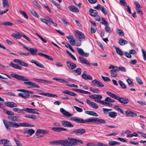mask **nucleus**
<instances>
[{
	"label": "nucleus",
	"mask_w": 146,
	"mask_h": 146,
	"mask_svg": "<svg viewBox=\"0 0 146 146\" xmlns=\"http://www.w3.org/2000/svg\"><path fill=\"white\" fill-rule=\"evenodd\" d=\"M69 141L66 140H59L52 141L50 143L53 145H61L62 146H75L78 144H83L82 141L74 138L68 137Z\"/></svg>",
	"instance_id": "f257e3e1"
},
{
	"label": "nucleus",
	"mask_w": 146,
	"mask_h": 146,
	"mask_svg": "<svg viewBox=\"0 0 146 146\" xmlns=\"http://www.w3.org/2000/svg\"><path fill=\"white\" fill-rule=\"evenodd\" d=\"M3 121L6 128L8 131L10 130L9 127L17 128L19 127H31L34 126L33 125L27 123L23 122L17 123L13 121H8L5 119L3 120Z\"/></svg>",
	"instance_id": "f03ea898"
},
{
	"label": "nucleus",
	"mask_w": 146,
	"mask_h": 146,
	"mask_svg": "<svg viewBox=\"0 0 146 146\" xmlns=\"http://www.w3.org/2000/svg\"><path fill=\"white\" fill-rule=\"evenodd\" d=\"M87 120V121L89 122V123H97L104 124L106 123V121L104 119L96 117H92L88 118V120Z\"/></svg>",
	"instance_id": "7ed1b4c3"
},
{
	"label": "nucleus",
	"mask_w": 146,
	"mask_h": 146,
	"mask_svg": "<svg viewBox=\"0 0 146 146\" xmlns=\"http://www.w3.org/2000/svg\"><path fill=\"white\" fill-rule=\"evenodd\" d=\"M11 76L12 77L21 81H29V80L28 79L25 78L23 76L18 75L13 73H12V74H11Z\"/></svg>",
	"instance_id": "20e7f679"
},
{
	"label": "nucleus",
	"mask_w": 146,
	"mask_h": 146,
	"mask_svg": "<svg viewBox=\"0 0 146 146\" xmlns=\"http://www.w3.org/2000/svg\"><path fill=\"white\" fill-rule=\"evenodd\" d=\"M70 119L71 120L76 122L77 123H85L86 122L89 123V122L87 121V120H88V119L84 120L82 118H80L76 116L72 117L70 118Z\"/></svg>",
	"instance_id": "39448f33"
},
{
	"label": "nucleus",
	"mask_w": 146,
	"mask_h": 146,
	"mask_svg": "<svg viewBox=\"0 0 146 146\" xmlns=\"http://www.w3.org/2000/svg\"><path fill=\"white\" fill-rule=\"evenodd\" d=\"M86 132L85 129L84 128L76 129L71 132L72 134H75L77 135H81Z\"/></svg>",
	"instance_id": "423d86ee"
},
{
	"label": "nucleus",
	"mask_w": 146,
	"mask_h": 146,
	"mask_svg": "<svg viewBox=\"0 0 146 146\" xmlns=\"http://www.w3.org/2000/svg\"><path fill=\"white\" fill-rule=\"evenodd\" d=\"M89 97L95 100V101L98 103H100L101 99L102 98V96L100 95L94 94L89 96Z\"/></svg>",
	"instance_id": "0eeeda50"
},
{
	"label": "nucleus",
	"mask_w": 146,
	"mask_h": 146,
	"mask_svg": "<svg viewBox=\"0 0 146 146\" xmlns=\"http://www.w3.org/2000/svg\"><path fill=\"white\" fill-rule=\"evenodd\" d=\"M116 100H118L119 102L124 104H127L129 102V100L128 98H126L120 97L118 96Z\"/></svg>",
	"instance_id": "6e6552de"
},
{
	"label": "nucleus",
	"mask_w": 146,
	"mask_h": 146,
	"mask_svg": "<svg viewBox=\"0 0 146 146\" xmlns=\"http://www.w3.org/2000/svg\"><path fill=\"white\" fill-rule=\"evenodd\" d=\"M78 58L81 64H85L87 66H90V64L85 58L82 56H80Z\"/></svg>",
	"instance_id": "1a4fd4ad"
},
{
	"label": "nucleus",
	"mask_w": 146,
	"mask_h": 146,
	"mask_svg": "<svg viewBox=\"0 0 146 146\" xmlns=\"http://www.w3.org/2000/svg\"><path fill=\"white\" fill-rule=\"evenodd\" d=\"M50 131L48 130L42 129H38L35 133L36 136H39L40 134H48L49 133Z\"/></svg>",
	"instance_id": "9d476101"
},
{
	"label": "nucleus",
	"mask_w": 146,
	"mask_h": 146,
	"mask_svg": "<svg viewBox=\"0 0 146 146\" xmlns=\"http://www.w3.org/2000/svg\"><path fill=\"white\" fill-rule=\"evenodd\" d=\"M77 36L76 37L80 42L81 41L84 40H85V36L82 33L78 31L77 32Z\"/></svg>",
	"instance_id": "9b49d317"
},
{
	"label": "nucleus",
	"mask_w": 146,
	"mask_h": 146,
	"mask_svg": "<svg viewBox=\"0 0 146 146\" xmlns=\"http://www.w3.org/2000/svg\"><path fill=\"white\" fill-rule=\"evenodd\" d=\"M13 61L17 63L20 65L23 66L27 67L29 66L28 64L27 63L19 59H15L13 60Z\"/></svg>",
	"instance_id": "f8f14e48"
},
{
	"label": "nucleus",
	"mask_w": 146,
	"mask_h": 146,
	"mask_svg": "<svg viewBox=\"0 0 146 146\" xmlns=\"http://www.w3.org/2000/svg\"><path fill=\"white\" fill-rule=\"evenodd\" d=\"M66 64L68 68L71 70H73L76 67V65L75 64L70 61L67 62Z\"/></svg>",
	"instance_id": "ddd939ff"
},
{
	"label": "nucleus",
	"mask_w": 146,
	"mask_h": 146,
	"mask_svg": "<svg viewBox=\"0 0 146 146\" xmlns=\"http://www.w3.org/2000/svg\"><path fill=\"white\" fill-rule=\"evenodd\" d=\"M24 84L25 85L30 86H31L28 87L29 88H39V86L38 85L31 82H24Z\"/></svg>",
	"instance_id": "4468645a"
},
{
	"label": "nucleus",
	"mask_w": 146,
	"mask_h": 146,
	"mask_svg": "<svg viewBox=\"0 0 146 146\" xmlns=\"http://www.w3.org/2000/svg\"><path fill=\"white\" fill-rule=\"evenodd\" d=\"M61 124L64 127H73L74 125L70 121L66 120H63L61 122Z\"/></svg>",
	"instance_id": "2eb2a0df"
},
{
	"label": "nucleus",
	"mask_w": 146,
	"mask_h": 146,
	"mask_svg": "<svg viewBox=\"0 0 146 146\" xmlns=\"http://www.w3.org/2000/svg\"><path fill=\"white\" fill-rule=\"evenodd\" d=\"M86 102L87 104L92 107L95 109H97L98 108V106L97 104L93 102L90 100L87 99L86 100Z\"/></svg>",
	"instance_id": "dca6fc26"
},
{
	"label": "nucleus",
	"mask_w": 146,
	"mask_h": 146,
	"mask_svg": "<svg viewBox=\"0 0 146 146\" xmlns=\"http://www.w3.org/2000/svg\"><path fill=\"white\" fill-rule=\"evenodd\" d=\"M36 111H39V110L36 109H31L27 108H26L25 111L30 113L36 114L39 115V113L37 112Z\"/></svg>",
	"instance_id": "f3484780"
},
{
	"label": "nucleus",
	"mask_w": 146,
	"mask_h": 146,
	"mask_svg": "<svg viewBox=\"0 0 146 146\" xmlns=\"http://www.w3.org/2000/svg\"><path fill=\"white\" fill-rule=\"evenodd\" d=\"M66 37L72 45H75V40L74 37L73 36L69 35L66 36Z\"/></svg>",
	"instance_id": "a211bd4d"
},
{
	"label": "nucleus",
	"mask_w": 146,
	"mask_h": 146,
	"mask_svg": "<svg viewBox=\"0 0 146 146\" xmlns=\"http://www.w3.org/2000/svg\"><path fill=\"white\" fill-rule=\"evenodd\" d=\"M82 77L83 79L86 80H92V76L86 74V71L84 72V73L82 75Z\"/></svg>",
	"instance_id": "6ab92c4d"
},
{
	"label": "nucleus",
	"mask_w": 146,
	"mask_h": 146,
	"mask_svg": "<svg viewBox=\"0 0 146 146\" xmlns=\"http://www.w3.org/2000/svg\"><path fill=\"white\" fill-rule=\"evenodd\" d=\"M52 131L57 132H60L63 131H67V129H66L62 127H53L52 128Z\"/></svg>",
	"instance_id": "aec40b11"
},
{
	"label": "nucleus",
	"mask_w": 146,
	"mask_h": 146,
	"mask_svg": "<svg viewBox=\"0 0 146 146\" xmlns=\"http://www.w3.org/2000/svg\"><path fill=\"white\" fill-rule=\"evenodd\" d=\"M92 82L93 84L98 87H103L104 86L102 82L96 79H95L92 80Z\"/></svg>",
	"instance_id": "412c9836"
},
{
	"label": "nucleus",
	"mask_w": 146,
	"mask_h": 146,
	"mask_svg": "<svg viewBox=\"0 0 146 146\" xmlns=\"http://www.w3.org/2000/svg\"><path fill=\"white\" fill-rule=\"evenodd\" d=\"M125 114L127 116L136 117L137 116L136 113L131 111L129 110H126L125 111Z\"/></svg>",
	"instance_id": "4be33fe9"
},
{
	"label": "nucleus",
	"mask_w": 146,
	"mask_h": 146,
	"mask_svg": "<svg viewBox=\"0 0 146 146\" xmlns=\"http://www.w3.org/2000/svg\"><path fill=\"white\" fill-rule=\"evenodd\" d=\"M60 111L61 113L65 116L68 117H70L72 116V114L70 113L69 112L66 111L63 108H60Z\"/></svg>",
	"instance_id": "5701e85b"
},
{
	"label": "nucleus",
	"mask_w": 146,
	"mask_h": 146,
	"mask_svg": "<svg viewBox=\"0 0 146 146\" xmlns=\"http://www.w3.org/2000/svg\"><path fill=\"white\" fill-rule=\"evenodd\" d=\"M5 104L7 106L11 108L17 106V104L13 102H5Z\"/></svg>",
	"instance_id": "b1692460"
},
{
	"label": "nucleus",
	"mask_w": 146,
	"mask_h": 146,
	"mask_svg": "<svg viewBox=\"0 0 146 146\" xmlns=\"http://www.w3.org/2000/svg\"><path fill=\"white\" fill-rule=\"evenodd\" d=\"M2 144L5 146H12L10 141L7 139H3Z\"/></svg>",
	"instance_id": "393cba45"
},
{
	"label": "nucleus",
	"mask_w": 146,
	"mask_h": 146,
	"mask_svg": "<svg viewBox=\"0 0 146 146\" xmlns=\"http://www.w3.org/2000/svg\"><path fill=\"white\" fill-rule=\"evenodd\" d=\"M47 17H49L48 16H47L44 17V18H41L40 20L42 22L47 25L48 26L50 27V24L48 22V18H47Z\"/></svg>",
	"instance_id": "a878e982"
},
{
	"label": "nucleus",
	"mask_w": 146,
	"mask_h": 146,
	"mask_svg": "<svg viewBox=\"0 0 146 146\" xmlns=\"http://www.w3.org/2000/svg\"><path fill=\"white\" fill-rule=\"evenodd\" d=\"M118 71L117 69H113L110 70L111 76L113 77H116L117 75V72Z\"/></svg>",
	"instance_id": "bb28decb"
},
{
	"label": "nucleus",
	"mask_w": 146,
	"mask_h": 146,
	"mask_svg": "<svg viewBox=\"0 0 146 146\" xmlns=\"http://www.w3.org/2000/svg\"><path fill=\"white\" fill-rule=\"evenodd\" d=\"M62 93L65 94H67L73 96H76L77 94L75 93L70 91L69 90H66L62 92Z\"/></svg>",
	"instance_id": "cd10ccee"
},
{
	"label": "nucleus",
	"mask_w": 146,
	"mask_h": 146,
	"mask_svg": "<svg viewBox=\"0 0 146 146\" xmlns=\"http://www.w3.org/2000/svg\"><path fill=\"white\" fill-rule=\"evenodd\" d=\"M89 12L90 15L93 17L96 16L98 14V12L97 10H93L92 9H90Z\"/></svg>",
	"instance_id": "c85d7f7f"
},
{
	"label": "nucleus",
	"mask_w": 146,
	"mask_h": 146,
	"mask_svg": "<svg viewBox=\"0 0 146 146\" xmlns=\"http://www.w3.org/2000/svg\"><path fill=\"white\" fill-rule=\"evenodd\" d=\"M69 9L71 11L76 13L78 12L79 10L74 6H70L68 7Z\"/></svg>",
	"instance_id": "c756f323"
},
{
	"label": "nucleus",
	"mask_w": 146,
	"mask_h": 146,
	"mask_svg": "<svg viewBox=\"0 0 146 146\" xmlns=\"http://www.w3.org/2000/svg\"><path fill=\"white\" fill-rule=\"evenodd\" d=\"M39 94L42 95L44 96H46L48 97H58V96L56 95L55 94H52L50 93H39Z\"/></svg>",
	"instance_id": "7c9ffc66"
},
{
	"label": "nucleus",
	"mask_w": 146,
	"mask_h": 146,
	"mask_svg": "<svg viewBox=\"0 0 146 146\" xmlns=\"http://www.w3.org/2000/svg\"><path fill=\"white\" fill-rule=\"evenodd\" d=\"M38 54L46 58H47L50 60H53V59L50 56H49L45 54L42 53L41 52H38Z\"/></svg>",
	"instance_id": "2f4dec72"
},
{
	"label": "nucleus",
	"mask_w": 146,
	"mask_h": 146,
	"mask_svg": "<svg viewBox=\"0 0 146 146\" xmlns=\"http://www.w3.org/2000/svg\"><path fill=\"white\" fill-rule=\"evenodd\" d=\"M9 65L10 66L17 69L19 70H21L22 69V67L21 66L18 64H15L12 62L11 63L9 64Z\"/></svg>",
	"instance_id": "473e14b6"
},
{
	"label": "nucleus",
	"mask_w": 146,
	"mask_h": 146,
	"mask_svg": "<svg viewBox=\"0 0 146 146\" xmlns=\"http://www.w3.org/2000/svg\"><path fill=\"white\" fill-rule=\"evenodd\" d=\"M85 113L87 114L90 115L94 116L97 117L98 115L95 112L92 111H86Z\"/></svg>",
	"instance_id": "72a5a7b5"
},
{
	"label": "nucleus",
	"mask_w": 146,
	"mask_h": 146,
	"mask_svg": "<svg viewBox=\"0 0 146 146\" xmlns=\"http://www.w3.org/2000/svg\"><path fill=\"white\" fill-rule=\"evenodd\" d=\"M37 52V50L35 48H30V52L32 55H36L37 54L36 53Z\"/></svg>",
	"instance_id": "f704fd0d"
},
{
	"label": "nucleus",
	"mask_w": 146,
	"mask_h": 146,
	"mask_svg": "<svg viewBox=\"0 0 146 146\" xmlns=\"http://www.w3.org/2000/svg\"><path fill=\"white\" fill-rule=\"evenodd\" d=\"M107 94L109 96H110L116 100L118 96L116 95L115 94L109 92H106Z\"/></svg>",
	"instance_id": "c9c22d12"
},
{
	"label": "nucleus",
	"mask_w": 146,
	"mask_h": 146,
	"mask_svg": "<svg viewBox=\"0 0 146 146\" xmlns=\"http://www.w3.org/2000/svg\"><path fill=\"white\" fill-rule=\"evenodd\" d=\"M72 72L76 73V75H80L81 74L82 70L81 68H78L72 70Z\"/></svg>",
	"instance_id": "e433bc0d"
},
{
	"label": "nucleus",
	"mask_w": 146,
	"mask_h": 146,
	"mask_svg": "<svg viewBox=\"0 0 146 146\" xmlns=\"http://www.w3.org/2000/svg\"><path fill=\"white\" fill-rule=\"evenodd\" d=\"M128 43L127 41L122 38H120L119 40V43L121 45H124Z\"/></svg>",
	"instance_id": "4c0bfd02"
},
{
	"label": "nucleus",
	"mask_w": 146,
	"mask_h": 146,
	"mask_svg": "<svg viewBox=\"0 0 146 146\" xmlns=\"http://www.w3.org/2000/svg\"><path fill=\"white\" fill-rule=\"evenodd\" d=\"M100 104L102 105H104L108 107H111L113 106V105L111 104L105 102L102 100L101 101Z\"/></svg>",
	"instance_id": "58836bf2"
},
{
	"label": "nucleus",
	"mask_w": 146,
	"mask_h": 146,
	"mask_svg": "<svg viewBox=\"0 0 146 146\" xmlns=\"http://www.w3.org/2000/svg\"><path fill=\"white\" fill-rule=\"evenodd\" d=\"M28 134L26 136L27 137L31 136L35 132V131L32 129H29L28 130Z\"/></svg>",
	"instance_id": "ea45409f"
},
{
	"label": "nucleus",
	"mask_w": 146,
	"mask_h": 146,
	"mask_svg": "<svg viewBox=\"0 0 146 146\" xmlns=\"http://www.w3.org/2000/svg\"><path fill=\"white\" fill-rule=\"evenodd\" d=\"M13 25V24L12 23L9 21L0 23V25H4L5 26H11Z\"/></svg>",
	"instance_id": "a19ab883"
},
{
	"label": "nucleus",
	"mask_w": 146,
	"mask_h": 146,
	"mask_svg": "<svg viewBox=\"0 0 146 146\" xmlns=\"http://www.w3.org/2000/svg\"><path fill=\"white\" fill-rule=\"evenodd\" d=\"M120 144V142L114 141H109L108 142V144L110 145H119Z\"/></svg>",
	"instance_id": "79ce46f5"
},
{
	"label": "nucleus",
	"mask_w": 146,
	"mask_h": 146,
	"mask_svg": "<svg viewBox=\"0 0 146 146\" xmlns=\"http://www.w3.org/2000/svg\"><path fill=\"white\" fill-rule=\"evenodd\" d=\"M8 118L13 121H16L19 118V117L17 116H8Z\"/></svg>",
	"instance_id": "37998d69"
},
{
	"label": "nucleus",
	"mask_w": 146,
	"mask_h": 146,
	"mask_svg": "<svg viewBox=\"0 0 146 146\" xmlns=\"http://www.w3.org/2000/svg\"><path fill=\"white\" fill-rule=\"evenodd\" d=\"M117 115V113L114 111H111L108 114L109 117L114 118Z\"/></svg>",
	"instance_id": "c03bdc74"
},
{
	"label": "nucleus",
	"mask_w": 146,
	"mask_h": 146,
	"mask_svg": "<svg viewBox=\"0 0 146 146\" xmlns=\"http://www.w3.org/2000/svg\"><path fill=\"white\" fill-rule=\"evenodd\" d=\"M90 91L94 93L98 94L99 93V91L98 89L96 88H94L91 87L90 88Z\"/></svg>",
	"instance_id": "a18cd8bd"
},
{
	"label": "nucleus",
	"mask_w": 146,
	"mask_h": 146,
	"mask_svg": "<svg viewBox=\"0 0 146 146\" xmlns=\"http://www.w3.org/2000/svg\"><path fill=\"white\" fill-rule=\"evenodd\" d=\"M26 110V108H24L22 109H20L18 108H14L13 109V110L15 112H17L19 113H21L23 111H25Z\"/></svg>",
	"instance_id": "49530a36"
},
{
	"label": "nucleus",
	"mask_w": 146,
	"mask_h": 146,
	"mask_svg": "<svg viewBox=\"0 0 146 146\" xmlns=\"http://www.w3.org/2000/svg\"><path fill=\"white\" fill-rule=\"evenodd\" d=\"M2 4L3 6L4 7H9L8 0H3Z\"/></svg>",
	"instance_id": "de8ad7c7"
},
{
	"label": "nucleus",
	"mask_w": 146,
	"mask_h": 146,
	"mask_svg": "<svg viewBox=\"0 0 146 146\" xmlns=\"http://www.w3.org/2000/svg\"><path fill=\"white\" fill-rule=\"evenodd\" d=\"M115 50L116 52L120 56H123V53L121 50L118 47H115Z\"/></svg>",
	"instance_id": "09e8293b"
},
{
	"label": "nucleus",
	"mask_w": 146,
	"mask_h": 146,
	"mask_svg": "<svg viewBox=\"0 0 146 146\" xmlns=\"http://www.w3.org/2000/svg\"><path fill=\"white\" fill-rule=\"evenodd\" d=\"M118 82L121 88L123 89L126 88V86L123 83L122 81L119 80L118 81Z\"/></svg>",
	"instance_id": "8fccbe9b"
},
{
	"label": "nucleus",
	"mask_w": 146,
	"mask_h": 146,
	"mask_svg": "<svg viewBox=\"0 0 146 146\" xmlns=\"http://www.w3.org/2000/svg\"><path fill=\"white\" fill-rule=\"evenodd\" d=\"M52 2L53 4H54L56 6V7L58 9L60 10L61 9L60 6L59 4L53 0H52Z\"/></svg>",
	"instance_id": "3c124183"
},
{
	"label": "nucleus",
	"mask_w": 146,
	"mask_h": 146,
	"mask_svg": "<svg viewBox=\"0 0 146 146\" xmlns=\"http://www.w3.org/2000/svg\"><path fill=\"white\" fill-rule=\"evenodd\" d=\"M22 34H19V33H18L17 34H12V36L16 39H19L21 38V36H22Z\"/></svg>",
	"instance_id": "603ef678"
},
{
	"label": "nucleus",
	"mask_w": 146,
	"mask_h": 146,
	"mask_svg": "<svg viewBox=\"0 0 146 146\" xmlns=\"http://www.w3.org/2000/svg\"><path fill=\"white\" fill-rule=\"evenodd\" d=\"M31 14L35 17L36 18H38L39 16L37 14L36 12L33 9H31Z\"/></svg>",
	"instance_id": "864d4df0"
},
{
	"label": "nucleus",
	"mask_w": 146,
	"mask_h": 146,
	"mask_svg": "<svg viewBox=\"0 0 146 146\" xmlns=\"http://www.w3.org/2000/svg\"><path fill=\"white\" fill-rule=\"evenodd\" d=\"M114 109L120 112L122 114H123V112L122 110L119 108V107L116 105L114 106Z\"/></svg>",
	"instance_id": "5fc2aeb1"
},
{
	"label": "nucleus",
	"mask_w": 146,
	"mask_h": 146,
	"mask_svg": "<svg viewBox=\"0 0 146 146\" xmlns=\"http://www.w3.org/2000/svg\"><path fill=\"white\" fill-rule=\"evenodd\" d=\"M127 81L130 87L134 86V84L131 81L130 79H128L127 80Z\"/></svg>",
	"instance_id": "6e6d98bb"
},
{
	"label": "nucleus",
	"mask_w": 146,
	"mask_h": 146,
	"mask_svg": "<svg viewBox=\"0 0 146 146\" xmlns=\"http://www.w3.org/2000/svg\"><path fill=\"white\" fill-rule=\"evenodd\" d=\"M77 50L78 53L81 55L82 56L84 53V52L83 50L81 48H77Z\"/></svg>",
	"instance_id": "4d7b16f0"
},
{
	"label": "nucleus",
	"mask_w": 146,
	"mask_h": 146,
	"mask_svg": "<svg viewBox=\"0 0 146 146\" xmlns=\"http://www.w3.org/2000/svg\"><path fill=\"white\" fill-rule=\"evenodd\" d=\"M24 117H25L31 119H37L36 117L33 115H25Z\"/></svg>",
	"instance_id": "13d9d810"
},
{
	"label": "nucleus",
	"mask_w": 146,
	"mask_h": 146,
	"mask_svg": "<svg viewBox=\"0 0 146 146\" xmlns=\"http://www.w3.org/2000/svg\"><path fill=\"white\" fill-rule=\"evenodd\" d=\"M116 32L119 36H123V33L122 31L119 29H116Z\"/></svg>",
	"instance_id": "bf43d9fd"
},
{
	"label": "nucleus",
	"mask_w": 146,
	"mask_h": 146,
	"mask_svg": "<svg viewBox=\"0 0 146 146\" xmlns=\"http://www.w3.org/2000/svg\"><path fill=\"white\" fill-rule=\"evenodd\" d=\"M20 13L24 17V18H25L27 19H28V17L25 11H20Z\"/></svg>",
	"instance_id": "052dcab7"
},
{
	"label": "nucleus",
	"mask_w": 146,
	"mask_h": 146,
	"mask_svg": "<svg viewBox=\"0 0 146 146\" xmlns=\"http://www.w3.org/2000/svg\"><path fill=\"white\" fill-rule=\"evenodd\" d=\"M104 101L106 102H114L115 100L111 99L110 98L107 97L105 99Z\"/></svg>",
	"instance_id": "680f3d73"
},
{
	"label": "nucleus",
	"mask_w": 146,
	"mask_h": 146,
	"mask_svg": "<svg viewBox=\"0 0 146 146\" xmlns=\"http://www.w3.org/2000/svg\"><path fill=\"white\" fill-rule=\"evenodd\" d=\"M102 21V22H101V23L106 25H108L109 24L107 22L105 19L103 18H102L101 19Z\"/></svg>",
	"instance_id": "e2e57ef3"
},
{
	"label": "nucleus",
	"mask_w": 146,
	"mask_h": 146,
	"mask_svg": "<svg viewBox=\"0 0 146 146\" xmlns=\"http://www.w3.org/2000/svg\"><path fill=\"white\" fill-rule=\"evenodd\" d=\"M47 18H48V22L52 23L53 25L55 27H56L57 26V24L56 23L54 22L50 17H47Z\"/></svg>",
	"instance_id": "0e129e2a"
},
{
	"label": "nucleus",
	"mask_w": 146,
	"mask_h": 146,
	"mask_svg": "<svg viewBox=\"0 0 146 146\" xmlns=\"http://www.w3.org/2000/svg\"><path fill=\"white\" fill-rule=\"evenodd\" d=\"M141 51L143 53V57L145 60L146 61V51L144 49H142Z\"/></svg>",
	"instance_id": "69168bd1"
},
{
	"label": "nucleus",
	"mask_w": 146,
	"mask_h": 146,
	"mask_svg": "<svg viewBox=\"0 0 146 146\" xmlns=\"http://www.w3.org/2000/svg\"><path fill=\"white\" fill-rule=\"evenodd\" d=\"M136 80L138 83L140 85H143V82L141 79L138 77H136Z\"/></svg>",
	"instance_id": "338daca9"
},
{
	"label": "nucleus",
	"mask_w": 146,
	"mask_h": 146,
	"mask_svg": "<svg viewBox=\"0 0 146 146\" xmlns=\"http://www.w3.org/2000/svg\"><path fill=\"white\" fill-rule=\"evenodd\" d=\"M101 11L105 15H107L108 13L106 9L103 6L101 8Z\"/></svg>",
	"instance_id": "774afa93"
}]
</instances>
